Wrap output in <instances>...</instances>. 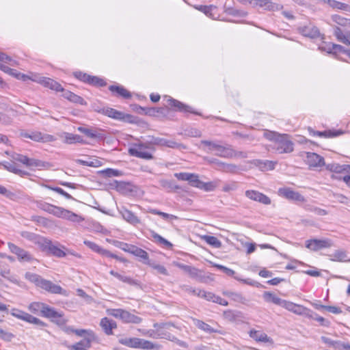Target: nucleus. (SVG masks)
<instances>
[{"label":"nucleus","instance_id":"f257e3e1","mask_svg":"<svg viewBox=\"0 0 350 350\" xmlns=\"http://www.w3.org/2000/svg\"><path fill=\"white\" fill-rule=\"evenodd\" d=\"M34 203L38 208L57 217L68 219L75 222H80L83 220V218L81 216L62 207L47 203L42 200H36L34 201Z\"/></svg>","mask_w":350,"mask_h":350},{"label":"nucleus","instance_id":"f03ea898","mask_svg":"<svg viewBox=\"0 0 350 350\" xmlns=\"http://www.w3.org/2000/svg\"><path fill=\"white\" fill-rule=\"evenodd\" d=\"M25 278L29 281L34 283L37 286L51 293L66 295V291L60 286L53 283L50 280H45L37 274L27 273Z\"/></svg>","mask_w":350,"mask_h":350},{"label":"nucleus","instance_id":"7ed1b4c3","mask_svg":"<svg viewBox=\"0 0 350 350\" xmlns=\"http://www.w3.org/2000/svg\"><path fill=\"white\" fill-rule=\"evenodd\" d=\"M153 327L156 329H150L148 331H142L143 335L148 336L154 338H165L169 340H174L176 337L170 333L165 332L167 329H170L174 325L170 323H154Z\"/></svg>","mask_w":350,"mask_h":350},{"label":"nucleus","instance_id":"20e7f679","mask_svg":"<svg viewBox=\"0 0 350 350\" xmlns=\"http://www.w3.org/2000/svg\"><path fill=\"white\" fill-rule=\"evenodd\" d=\"M129 154L137 158L150 160L153 159L151 147L148 144V139L144 142L134 144L129 148Z\"/></svg>","mask_w":350,"mask_h":350},{"label":"nucleus","instance_id":"39448f33","mask_svg":"<svg viewBox=\"0 0 350 350\" xmlns=\"http://www.w3.org/2000/svg\"><path fill=\"white\" fill-rule=\"evenodd\" d=\"M118 342L124 346L142 349H153L155 345L150 341L139 338H121Z\"/></svg>","mask_w":350,"mask_h":350},{"label":"nucleus","instance_id":"423d86ee","mask_svg":"<svg viewBox=\"0 0 350 350\" xmlns=\"http://www.w3.org/2000/svg\"><path fill=\"white\" fill-rule=\"evenodd\" d=\"M148 144L151 147V151H154V146H167L172 148H185V146L182 144L177 143L174 140H169L165 138L156 137L154 136L148 137Z\"/></svg>","mask_w":350,"mask_h":350},{"label":"nucleus","instance_id":"0eeeda50","mask_svg":"<svg viewBox=\"0 0 350 350\" xmlns=\"http://www.w3.org/2000/svg\"><path fill=\"white\" fill-rule=\"evenodd\" d=\"M275 148L279 154L290 153L294 150L293 143L289 139L288 135L281 134L280 137L277 138Z\"/></svg>","mask_w":350,"mask_h":350},{"label":"nucleus","instance_id":"6e6552de","mask_svg":"<svg viewBox=\"0 0 350 350\" xmlns=\"http://www.w3.org/2000/svg\"><path fill=\"white\" fill-rule=\"evenodd\" d=\"M111 314L116 318H120L124 323L139 324L142 321V319L131 312L122 309H114Z\"/></svg>","mask_w":350,"mask_h":350},{"label":"nucleus","instance_id":"1a4fd4ad","mask_svg":"<svg viewBox=\"0 0 350 350\" xmlns=\"http://www.w3.org/2000/svg\"><path fill=\"white\" fill-rule=\"evenodd\" d=\"M21 135L25 138H29L37 142H51L55 140L54 136L49 134H44L39 131H23Z\"/></svg>","mask_w":350,"mask_h":350},{"label":"nucleus","instance_id":"9d476101","mask_svg":"<svg viewBox=\"0 0 350 350\" xmlns=\"http://www.w3.org/2000/svg\"><path fill=\"white\" fill-rule=\"evenodd\" d=\"M13 159L16 161H18L25 165H26L28 167H38V168H42V167H46L49 165V163L42 162L40 160L35 159H29L27 157L16 154L13 155Z\"/></svg>","mask_w":350,"mask_h":350},{"label":"nucleus","instance_id":"9b49d317","mask_svg":"<svg viewBox=\"0 0 350 350\" xmlns=\"http://www.w3.org/2000/svg\"><path fill=\"white\" fill-rule=\"evenodd\" d=\"M46 254L54 256L57 258L65 257L67 254H72L75 256H78L77 254L68 250L64 245H61L58 242L53 243V241L51 243L49 247L48 248Z\"/></svg>","mask_w":350,"mask_h":350},{"label":"nucleus","instance_id":"f8f14e48","mask_svg":"<svg viewBox=\"0 0 350 350\" xmlns=\"http://www.w3.org/2000/svg\"><path fill=\"white\" fill-rule=\"evenodd\" d=\"M96 111L115 120L131 122V119L133 118L131 115H126L123 112L110 107H103L100 109H96Z\"/></svg>","mask_w":350,"mask_h":350},{"label":"nucleus","instance_id":"ddd939ff","mask_svg":"<svg viewBox=\"0 0 350 350\" xmlns=\"http://www.w3.org/2000/svg\"><path fill=\"white\" fill-rule=\"evenodd\" d=\"M333 245L330 239H310L306 241V247L312 251H319L324 248H329Z\"/></svg>","mask_w":350,"mask_h":350},{"label":"nucleus","instance_id":"4468645a","mask_svg":"<svg viewBox=\"0 0 350 350\" xmlns=\"http://www.w3.org/2000/svg\"><path fill=\"white\" fill-rule=\"evenodd\" d=\"M284 308L298 315L312 317V311L308 308L289 301H286Z\"/></svg>","mask_w":350,"mask_h":350},{"label":"nucleus","instance_id":"2eb2a0df","mask_svg":"<svg viewBox=\"0 0 350 350\" xmlns=\"http://www.w3.org/2000/svg\"><path fill=\"white\" fill-rule=\"evenodd\" d=\"M42 315L44 317L51 319L52 321L56 322L57 323H64V320L62 319L63 314L56 311L53 308H51L46 304Z\"/></svg>","mask_w":350,"mask_h":350},{"label":"nucleus","instance_id":"dca6fc26","mask_svg":"<svg viewBox=\"0 0 350 350\" xmlns=\"http://www.w3.org/2000/svg\"><path fill=\"white\" fill-rule=\"evenodd\" d=\"M245 196L252 200L258 202L265 205L271 204V200L268 196L255 190L246 191Z\"/></svg>","mask_w":350,"mask_h":350},{"label":"nucleus","instance_id":"f3484780","mask_svg":"<svg viewBox=\"0 0 350 350\" xmlns=\"http://www.w3.org/2000/svg\"><path fill=\"white\" fill-rule=\"evenodd\" d=\"M10 250L14 254H16L19 260L23 261H30L32 260L31 256L29 253L25 250L18 247L12 243H8V244Z\"/></svg>","mask_w":350,"mask_h":350},{"label":"nucleus","instance_id":"a211bd4d","mask_svg":"<svg viewBox=\"0 0 350 350\" xmlns=\"http://www.w3.org/2000/svg\"><path fill=\"white\" fill-rule=\"evenodd\" d=\"M299 31L304 36L310 38H317L321 36L319 29L312 24L300 27Z\"/></svg>","mask_w":350,"mask_h":350},{"label":"nucleus","instance_id":"6ab92c4d","mask_svg":"<svg viewBox=\"0 0 350 350\" xmlns=\"http://www.w3.org/2000/svg\"><path fill=\"white\" fill-rule=\"evenodd\" d=\"M306 162L311 167H321L325 165L324 159L314 152L306 153Z\"/></svg>","mask_w":350,"mask_h":350},{"label":"nucleus","instance_id":"aec40b11","mask_svg":"<svg viewBox=\"0 0 350 350\" xmlns=\"http://www.w3.org/2000/svg\"><path fill=\"white\" fill-rule=\"evenodd\" d=\"M279 194L288 200H293L298 202H304V198L298 192L292 190L290 188L280 189Z\"/></svg>","mask_w":350,"mask_h":350},{"label":"nucleus","instance_id":"412c9836","mask_svg":"<svg viewBox=\"0 0 350 350\" xmlns=\"http://www.w3.org/2000/svg\"><path fill=\"white\" fill-rule=\"evenodd\" d=\"M174 176L180 180L187 181L189 184L194 187L198 183V175L193 173L180 172L175 173Z\"/></svg>","mask_w":350,"mask_h":350},{"label":"nucleus","instance_id":"4be33fe9","mask_svg":"<svg viewBox=\"0 0 350 350\" xmlns=\"http://www.w3.org/2000/svg\"><path fill=\"white\" fill-rule=\"evenodd\" d=\"M262 297L266 302L272 303L282 308L284 307V305L286 302V300L280 298L275 293L269 291L264 292L262 294Z\"/></svg>","mask_w":350,"mask_h":350},{"label":"nucleus","instance_id":"5701e85b","mask_svg":"<svg viewBox=\"0 0 350 350\" xmlns=\"http://www.w3.org/2000/svg\"><path fill=\"white\" fill-rule=\"evenodd\" d=\"M174 265L188 274L191 278L196 280L200 279V271L197 268L180 262H175Z\"/></svg>","mask_w":350,"mask_h":350},{"label":"nucleus","instance_id":"b1692460","mask_svg":"<svg viewBox=\"0 0 350 350\" xmlns=\"http://www.w3.org/2000/svg\"><path fill=\"white\" fill-rule=\"evenodd\" d=\"M309 133L313 136H319L321 137L330 138L339 136L343 133L340 130L339 131H315L312 128H308Z\"/></svg>","mask_w":350,"mask_h":350},{"label":"nucleus","instance_id":"393cba45","mask_svg":"<svg viewBox=\"0 0 350 350\" xmlns=\"http://www.w3.org/2000/svg\"><path fill=\"white\" fill-rule=\"evenodd\" d=\"M37 81L42 84L44 86L49 88L51 90H55L57 92L64 90L62 88V85L59 83L50 78H46L42 77H39Z\"/></svg>","mask_w":350,"mask_h":350},{"label":"nucleus","instance_id":"a878e982","mask_svg":"<svg viewBox=\"0 0 350 350\" xmlns=\"http://www.w3.org/2000/svg\"><path fill=\"white\" fill-rule=\"evenodd\" d=\"M60 137L62 138L63 142L68 144L84 143L83 138L79 135L65 132L63 133Z\"/></svg>","mask_w":350,"mask_h":350},{"label":"nucleus","instance_id":"bb28decb","mask_svg":"<svg viewBox=\"0 0 350 350\" xmlns=\"http://www.w3.org/2000/svg\"><path fill=\"white\" fill-rule=\"evenodd\" d=\"M218 149L215 154L217 156L224 157V158H233L234 155V150L232 149L231 146L228 145L226 146L220 145L217 147Z\"/></svg>","mask_w":350,"mask_h":350},{"label":"nucleus","instance_id":"cd10ccee","mask_svg":"<svg viewBox=\"0 0 350 350\" xmlns=\"http://www.w3.org/2000/svg\"><path fill=\"white\" fill-rule=\"evenodd\" d=\"M100 325L107 335L112 334V329L116 327V323L113 320L105 317L100 321Z\"/></svg>","mask_w":350,"mask_h":350},{"label":"nucleus","instance_id":"c85d7f7f","mask_svg":"<svg viewBox=\"0 0 350 350\" xmlns=\"http://www.w3.org/2000/svg\"><path fill=\"white\" fill-rule=\"evenodd\" d=\"M224 295L229 297L231 300L241 303L242 304H247L248 299H247L241 293L233 291H225Z\"/></svg>","mask_w":350,"mask_h":350},{"label":"nucleus","instance_id":"c756f323","mask_svg":"<svg viewBox=\"0 0 350 350\" xmlns=\"http://www.w3.org/2000/svg\"><path fill=\"white\" fill-rule=\"evenodd\" d=\"M131 254L138 257L139 260L144 264L148 265L150 262L148 254L144 250L135 246L133 251H131Z\"/></svg>","mask_w":350,"mask_h":350},{"label":"nucleus","instance_id":"7c9ffc66","mask_svg":"<svg viewBox=\"0 0 350 350\" xmlns=\"http://www.w3.org/2000/svg\"><path fill=\"white\" fill-rule=\"evenodd\" d=\"M330 256L332 261L350 262V258H347V252L344 250H337Z\"/></svg>","mask_w":350,"mask_h":350},{"label":"nucleus","instance_id":"2f4dec72","mask_svg":"<svg viewBox=\"0 0 350 350\" xmlns=\"http://www.w3.org/2000/svg\"><path fill=\"white\" fill-rule=\"evenodd\" d=\"M250 336L257 342H267L269 341L268 336L260 331L251 329L249 332Z\"/></svg>","mask_w":350,"mask_h":350},{"label":"nucleus","instance_id":"473e14b6","mask_svg":"<svg viewBox=\"0 0 350 350\" xmlns=\"http://www.w3.org/2000/svg\"><path fill=\"white\" fill-rule=\"evenodd\" d=\"M51 243V240L39 235L34 244L37 245L42 252L46 253Z\"/></svg>","mask_w":350,"mask_h":350},{"label":"nucleus","instance_id":"72a5a7b5","mask_svg":"<svg viewBox=\"0 0 350 350\" xmlns=\"http://www.w3.org/2000/svg\"><path fill=\"white\" fill-rule=\"evenodd\" d=\"M194 325L199 328L201 330H203L204 332L208 333V334H212V333H216L217 332V330L212 327L208 324L204 323L202 321L198 320V319H193Z\"/></svg>","mask_w":350,"mask_h":350},{"label":"nucleus","instance_id":"f704fd0d","mask_svg":"<svg viewBox=\"0 0 350 350\" xmlns=\"http://www.w3.org/2000/svg\"><path fill=\"white\" fill-rule=\"evenodd\" d=\"M123 218L131 224H136L139 223V219L131 211L122 208L120 211Z\"/></svg>","mask_w":350,"mask_h":350},{"label":"nucleus","instance_id":"c9c22d12","mask_svg":"<svg viewBox=\"0 0 350 350\" xmlns=\"http://www.w3.org/2000/svg\"><path fill=\"white\" fill-rule=\"evenodd\" d=\"M63 96L66 98H67L68 100H69L70 101H71L72 103H79L81 105L86 104L85 101L84 100V99L82 97H81L70 91H64Z\"/></svg>","mask_w":350,"mask_h":350},{"label":"nucleus","instance_id":"e433bc0d","mask_svg":"<svg viewBox=\"0 0 350 350\" xmlns=\"http://www.w3.org/2000/svg\"><path fill=\"white\" fill-rule=\"evenodd\" d=\"M160 185L167 191L180 189V187L176 185L174 181L162 179L159 181Z\"/></svg>","mask_w":350,"mask_h":350},{"label":"nucleus","instance_id":"4c0bfd02","mask_svg":"<svg viewBox=\"0 0 350 350\" xmlns=\"http://www.w3.org/2000/svg\"><path fill=\"white\" fill-rule=\"evenodd\" d=\"M325 2L327 3L333 9L342 10L345 11H349L350 9V6L349 5L336 0H325Z\"/></svg>","mask_w":350,"mask_h":350},{"label":"nucleus","instance_id":"58836bf2","mask_svg":"<svg viewBox=\"0 0 350 350\" xmlns=\"http://www.w3.org/2000/svg\"><path fill=\"white\" fill-rule=\"evenodd\" d=\"M109 90L112 92L117 93L124 98H130L131 97V93L122 86L111 85Z\"/></svg>","mask_w":350,"mask_h":350},{"label":"nucleus","instance_id":"ea45409f","mask_svg":"<svg viewBox=\"0 0 350 350\" xmlns=\"http://www.w3.org/2000/svg\"><path fill=\"white\" fill-rule=\"evenodd\" d=\"M77 130L85 134L86 136L92 138V139H96V138H101L103 136L101 134L97 133L96 130L88 129L86 127L79 126L78 127Z\"/></svg>","mask_w":350,"mask_h":350},{"label":"nucleus","instance_id":"a19ab883","mask_svg":"<svg viewBox=\"0 0 350 350\" xmlns=\"http://www.w3.org/2000/svg\"><path fill=\"white\" fill-rule=\"evenodd\" d=\"M334 35L339 42L345 44L350 45V36H345L340 27H336L334 29Z\"/></svg>","mask_w":350,"mask_h":350},{"label":"nucleus","instance_id":"79ce46f5","mask_svg":"<svg viewBox=\"0 0 350 350\" xmlns=\"http://www.w3.org/2000/svg\"><path fill=\"white\" fill-rule=\"evenodd\" d=\"M4 166L8 171L20 175L21 176H24L29 174L27 172L19 170L14 163H7L4 165Z\"/></svg>","mask_w":350,"mask_h":350},{"label":"nucleus","instance_id":"37998d69","mask_svg":"<svg viewBox=\"0 0 350 350\" xmlns=\"http://www.w3.org/2000/svg\"><path fill=\"white\" fill-rule=\"evenodd\" d=\"M45 306L46 304L44 303L33 302L29 304L28 308L31 312L34 314H38V312H40L41 314H42Z\"/></svg>","mask_w":350,"mask_h":350},{"label":"nucleus","instance_id":"c03bdc74","mask_svg":"<svg viewBox=\"0 0 350 350\" xmlns=\"http://www.w3.org/2000/svg\"><path fill=\"white\" fill-rule=\"evenodd\" d=\"M150 234H151V237L154 239V240L156 242L163 245L166 247H171L172 246V244L170 241H168L167 240H166L165 239H164L163 237H162L161 236H160L155 232L151 231Z\"/></svg>","mask_w":350,"mask_h":350},{"label":"nucleus","instance_id":"a18cd8bd","mask_svg":"<svg viewBox=\"0 0 350 350\" xmlns=\"http://www.w3.org/2000/svg\"><path fill=\"white\" fill-rule=\"evenodd\" d=\"M345 165H340L338 163H332L326 165V169L335 173H342L345 170Z\"/></svg>","mask_w":350,"mask_h":350},{"label":"nucleus","instance_id":"49530a36","mask_svg":"<svg viewBox=\"0 0 350 350\" xmlns=\"http://www.w3.org/2000/svg\"><path fill=\"white\" fill-rule=\"evenodd\" d=\"M91 347V342L89 339H83L72 346V350H85Z\"/></svg>","mask_w":350,"mask_h":350},{"label":"nucleus","instance_id":"de8ad7c7","mask_svg":"<svg viewBox=\"0 0 350 350\" xmlns=\"http://www.w3.org/2000/svg\"><path fill=\"white\" fill-rule=\"evenodd\" d=\"M204 240L215 248H219L221 246V241L215 237L206 235L204 237Z\"/></svg>","mask_w":350,"mask_h":350},{"label":"nucleus","instance_id":"09e8293b","mask_svg":"<svg viewBox=\"0 0 350 350\" xmlns=\"http://www.w3.org/2000/svg\"><path fill=\"white\" fill-rule=\"evenodd\" d=\"M217 296V295H215L213 293L206 292L203 290H199L198 293V297L204 298L207 301H212L213 303L215 302Z\"/></svg>","mask_w":350,"mask_h":350},{"label":"nucleus","instance_id":"8fccbe9b","mask_svg":"<svg viewBox=\"0 0 350 350\" xmlns=\"http://www.w3.org/2000/svg\"><path fill=\"white\" fill-rule=\"evenodd\" d=\"M0 69L3 70L6 72H10L11 75H14L17 79L25 80L27 77L25 75L21 73H16V71L8 68L7 66L0 63Z\"/></svg>","mask_w":350,"mask_h":350},{"label":"nucleus","instance_id":"3c124183","mask_svg":"<svg viewBox=\"0 0 350 350\" xmlns=\"http://www.w3.org/2000/svg\"><path fill=\"white\" fill-rule=\"evenodd\" d=\"M198 182L199 183L196 184L197 185H196L195 187L204 189L207 191H213L215 188V185L211 182L204 183L201 181L199 178Z\"/></svg>","mask_w":350,"mask_h":350},{"label":"nucleus","instance_id":"603ef678","mask_svg":"<svg viewBox=\"0 0 350 350\" xmlns=\"http://www.w3.org/2000/svg\"><path fill=\"white\" fill-rule=\"evenodd\" d=\"M21 320H23L26 322L35 324V325H42V322L38 318L25 312L24 314L22 316Z\"/></svg>","mask_w":350,"mask_h":350},{"label":"nucleus","instance_id":"864d4df0","mask_svg":"<svg viewBox=\"0 0 350 350\" xmlns=\"http://www.w3.org/2000/svg\"><path fill=\"white\" fill-rule=\"evenodd\" d=\"M167 102H168L169 105L176 108L180 111H183V110L189 111L187 109L188 107L184 105L183 103H181L178 100H176L172 98H170V97L168 98Z\"/></svg>","mask_w":350,"mask_h":350},{"label":"nucleus","instance_id":"5fc2aeb1","mask_svg":"<svg viewBox=\"0 0 350 350\" xmlns=\"http://www.w3.org/2000/svg\"><path fill=\"white\" fill-rule=\"evenodd\" d=\"M100 173L105 177H113L122 175V172L120 171L111 168H107L106 170H102L100 172Z\"/></svg>","mask_w":350,"mask_h":350},{"label":"nucleus","instance_id":"6e6d98bb","mask_svg":"<svg viewBox=\"0 0 350 350\" xmlns=\"http://www.w3.org/2000/svg\"><path fill=\"white\" fill-rule=\"evenodd\" d=\"M150 267H151L152 269L157 271V272L160 274L164 275H168L169 273L166 268L161 265L156 264L154 262H152L150 261V262L148 264Z\"/></svg>","mask_w":350,"mask_h":350},{"label":"nucleus","instance_id":"4d7b16f0","mask_svg":"<svg viewBox=\"0 0 350 350\" xmlns=\"http://www.w3.org/2000/svg\"><path fill=\"white\" fill-rule=\"evenodd\" d=\"M238 170V166L232 163H226L221 165V170L226 173H234Z\"/></svg>","mask_w":350,"mask_h":350},{"label":"nucleus","instance_id":"13d9d810","mask_svg":"<svg viewBox=\"0 0 350 350\" xmlns=\"http://www.w3.org/2000/svg\"><path fill=\"white\" fill-rule=\"evenodd\" d=\"M196 8L204 13L208 17L213 18L212 10L215 8L214 5H199Z\"/></svg>","mask_w":350,"mask_h":350},{"label":"nucleus","instance_id":"bf43d9fd","mask_svg":"<svg viewBox=\"0 0 350 350\" xmlns=\"http://www.w3.org/2000/svg\"><path fill=\"white\" fill-rule=\"evenodd\" d=\"M321 338L323 342L328 345L329 347H332L336 349H340V342L339 341L332 340V339L327 338L325 336H321Z\"/></svg>","mask_w":350,"mask_h":350},{"label":"nucleus","instance_id":"052dcab7","mask_svg":"<svg viewBox=\"0 0 350 350\" xmlns=\"http://www.w3.org/2000/svg\"><path fill=\"white\" fill-rule=\"evenodd\" d=\"M21 237L23 238L31 241L32 243H35L37 238L38 237V234H36L33 232H27V231H22L21 232Z\"/></svg>","mask_w":350,"mask_h":350},{"label":"nucleus","instance_id":"680f3d73","mask_svg":"<svg viewBox=\"0 0 350 350\" xmlns=\"http://www.w3.org/2000/svg\"><path fill=\"white\" fill-rule=\"evenodd\" d=\"M281 134L278 133H276V132H274V131H265L263 133V136L267 139L268 140H270V141H274L275 143L277 142V138L278 137H280Z\"/></svg>","mask_w":350,"mask_h":350},{"label":"nucleus","instance_id":"e2e57ef3","mask_svg":"<svg viewBox=\"0 0 350 350\" xmlns=\"http://www.w3.org/2000/svg\"><path fill=\"white\" fill-rule=\"evenodd\" d=\"M332 51L342 52L348 55V49H345L342 46L336 44H330L328 47V52L332 53Z\"/></svg>","mask_w":350,"mask_h":350},{"label":"nucleus","instance_id":"0e129e2a","mask_svg":"<svg viewBox=\"0 0 350 350\" xmlns=\"http://www.w3.org/2000/svg\"><path fill=\"white\" fill-rule=\"evenodd\" d=\"M117 278L121 280L122 282L127 283L130 285H138V282L136 280L132 279L130 277L123 275L120 273H118V275H117Z\"/></svg>","mask_w":350,"mask_h":350},{"label":"nucleus","instance_id":"69168bd1","mask_svg":"<svg viewBox=\"0 0 350 350\" xmlns=\"http://www.w3.org/2000/svg\"><path fill=\"white\" fill-rule=\"evenodd\" d=\"M201 144L208 146V150H210V151H211V150L217 151L218 149L217 147H219V146H220V144H219L216 142H214L212 141H208V140H202V141H201Z\"/></svg>","mask_w":350,"mask_h":350},{"label":"nucleus","instance_id":"338daca9","mask_svg":"<svg viewBox=\"0 0 350 350\" xmlns=\"http://www.w3.org/2000/svg\"><path fill=\"white\" fill-rule=\"evenodd\" d=\"M14 337V335L10 332H8L0 327V338L5 341L10 342Z\"/></svg>","mask_w":350,"mask_h":350},{"label":"nucleus","instance_id":"774afa93","mask_svg":"<svg viewBox=\"0 0 350 350\" xmlns=\"http://www.w3.org/2000/svg\"><path fill=\"white\" fill-rule=\"evenodd\" d=\"M185 135L188 137H198L201 136V132L196 129L191 128L185 131Z\"/></svg>","mask_w":350,"mask_h":350}]
</instances>
